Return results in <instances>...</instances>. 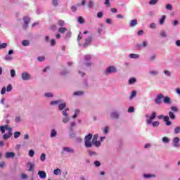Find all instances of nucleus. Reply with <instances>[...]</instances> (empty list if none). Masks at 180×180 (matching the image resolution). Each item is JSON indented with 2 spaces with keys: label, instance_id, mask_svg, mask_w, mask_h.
Listing matches in <instances>:
<instances>
[{
  "label": "nucleus",
  "instance_id": "52",
  "mask_svg": "<svg viewBox=\"0 0 180 180\" xmlns=\"http://www.w3.org/2000/svg\"><path fill=\"white\" fill-rule=\"evenodd\" d=\"M128 112H129V113H131V112H134V107H129L128 108Z\"/></svg>",
  "mask_w": 180,
  "mask_h": 180
},
{
  "label": "nucleus",
  "instance_id": "38",
  "mask_svg": "<svg viewBox=\"0 0 180 180\" xmlns=\"http://www.w3.org/2000/svg\"><path fill=\"white\" fill-rule=\"evenodd\" d=\"M178 133H180V127H176L174 129V134H178Z\"/></svg>",
  "mask_w": 180,
  "mask_h": 180
},
{
  "label": "nucleus",
  "instance_id": "37",
  "mask_svg": "<svg viewBox=\"0 0 180 180\" xmlns=\"http://www.w3.org/2000/svg\"><path fill=\"white\" fill-rule=\"evenodd\" d=\"M162 141H163V143H169V139L167 137V136H164L163 138H162Z\"/></svg>",
  "mask_w": 180,
  "mask_h": 180
},
{
  "label": "nucleus",
  "instance_id": "39",
  "mask_svg": "<svg viewBox=\"0 0 180 180\" xmlns=\"http://www.w3.org/2000/svg\"><path fill=\"white\" fill-rule=\"evenodd\" d=\"M12 58H13L12 56H11L9 55L6 56V57H5V60L6 61H11V60H12Z\"/></svg>",
  "mask_w": 180,
  "mask_h": 180
},
{
  "label": "nucleus",
  "instance_id": "61",
  "mask_svg": "<svg viewBox=\"0 0 180 180\" xmlns=\"http://www.w3.org/2000/svg\"><path fill=\"white\" fill-rule=\"evenodd\" d=\"M154 60H155V55L150 56L149 58V61H154Z\"/></svg>",
  "mask_w": 180,
  "mask_h": 180
},
{
  "label": "nucleus",
  "instance_id": "9",
  "mask_svg": "<svg viewBox=\"0 0 180 180\" xmlns=\"http://www.w3.org/2000/svg\"><path fill=\"white\" fill-rule=\"evenodd\" d=\"M91 43H92V37H90L85 39V42L84 44H83V47H88L89 44H91Z\"/></svg>",
  "mask_w": 180,
  "mask_h": 180
},
{
  "label": "nucleus",
  "instance_id": "28",
  "mask_svg": "<svg viewBox=\"0 0 180 180\" xmlns=\"http://www.w3.org/2000/svg\"><path fill=\"white\" fill-rule=\"evenodd\" d=\"M66 31H67V28L65 27H60L58 30L59 33H65Z\"/></svg>",
  "mask_w": 180,
  "mask_h": 180
},
{
  "label": "nucleus",
  "instance_id": "35",
  "mask_svg": "<svg viewBox=\"0 0 180 180\" xmlns=\"http://www.w3.org/2000/svg\"><path fill=\"white\" fill-rule=\"evenodd\" d=\"M134 82H136V78H134V77H131V78L129 80V84H134Z\"/></svg>",
  "mask_w": 180,
  "mask_h": 180
},
{
  "label": "nucleus",
  "instance_id": "22",
  "mask_svg": "<svg viewBox=\"0 0 180 180\" xmlns=\"http://www.w3.org/2000/svg\"><path fill=\"white\" fill-rule=\"evenodd\" d=\"M22 46L26 47V46H29V44H30V42L28 40H23L22 41Z\"/></svg>",
  "mask_w": 180,
  "mask_h": 180
},
{
  "label": "nucleus",
  "instance_id": "55",
  "mask_svg": "<svg viewBox=\"0 0 180 180\" xmlns=\"http://www.w3.org/2000/svg\"><path fill=\"white\" fill-rule=\"evenodd\" d=\"M53 6H57L58 5V0H53Z\"/></svg>",
  "mask_w": 180,
  "mask_h": 180
},
{
  "label": "nucleus",
  "instance_id": "25",
  "mask_svg": "<svg viewBox=\"0 0 180 180\" xmlns=\"http://www.w3.org/2000/svg\"><path fill=\"white\" fill-rule=\"evenodd\" d=\"M153 127H158L160 126V122L158 121H155L152 123Z\"/></svg>",
  "mask_w": 180,
  "mask_h": 180
},
{
  "label": "nucleus",
  "instance_id": "50",
  "mask_svg": "<svg viewBox=\"0 0 180 180\" xmlns=\"http://www.w3.org/2000/svg\"><path fill=\"white\" fill-rule=\"evenodd\" d=\"M6 92V88L4 86L1 89V95H5V93Z\"/></svg>",
  "mask_w": 180,
  "mask_h": 180
},
{
  "label": "nucleus",
  "instance_id": "40",
  "mask_svg": "<svg viewBox=\"0 0 180 180\" xmlns=\"http://www.w3.org/2000/svg\"><path fill=\"white\" fill-rule=\"evenodd\" d=\"M67 110H70V109L67 108L62 112L63 116H65V117H67V116H68V114L67 113Z\"/></svg>",
  "mask_w": 180,
  "mask_h": 180
},
{
  "label": "nucleus",
  "instance_id": "54",
  "mask_svg": "<svg viewBox=\"0 0 180 180\" xmlns=\"http://www.w3.org/2000/svg\"><path fill=\"white\" fill-rule=\"evenodd\" d=\"M89 8H94V1L92 0L89 3Z\"/></svg>",
  "mask_w": 180,
  "mask_h": 180
},
{
  "label": "nucleus",
  "instance_id": "16",
  "mask_svg": "<svg viewBox=\"0 0 180 180\" xmlns=\"http://www.w3.org/2000/svg\"><path fill=\"white\" fill-rule=\"evenodd\" d=\"M173 143L174 144V147H178V143H179V138L175 137L173 140Z\"/></svg>",
  "mask_w": 180,
  "mask_h": 180
},
{
  "label": "nucleus",
  "instance_id": "46",
  "mask_svg": "<svg viewBox=\"0 0 180 180\" xmlns=\"http://www.w3.org/2000/svg\"><path fill=\"white\" fill-rule=\"evenodd\" d=\"M58 25H59V26H64V25H65V22H64V20H59Z\"/></svg>",
  "mask_w": 180,
  "mask_h": 180
},
{
  "label": "nucleus",
  "instance_id": "14",
  "mask_svg": "<svg viewBox=\"0 0 180 180\" xmlns=\"http://www.w3.org/2000/svg\"><path fill=\"white\" fill-rule=\"evenodd\" d=\"M129 25H130L131 27H134V26H136V25H137V20H136V19L131 20L130 21Z\"/></svg>",
  "mask_w": 180,
  "mask_h": 180
},
{
  "label": "nucleus",
  "instance_id": "2",
  "mask_svg": "<svg viewBox=\"0 0 180 180\" xmlns=\"http://www.w3.org/2000/svg\"><path fill=\"white\" fill-rule=\"evenodd\" d=\"M158 119L159 120L164 119V122H166L165 123L166 126H171L172 124V122L169 121V117L168 116H164L163 115H160L158 116Z\"/></svg>",
  "mask_w": 180,
  "mask_h": 180
},
{
  "label": "nucleus",
  "instance_id": "23",
  "mask_svg": "<svg viewBox=\"0 0 180 180\" xmlns=\"http://www.w3.org/2000/svg\"><path fill=\"white\" fill-rule=\"evenodd\" d=\"M77 20L79 23H81L82 25L85 23V20H84V18H82V16H79Z\"/></svg>",
  "mask_w": 180,
  "mask_h": 180
},
{
  "label": "nucleus",
  "instance_id": "44",
  "mask_svg": "<svg viewBox=\"0 0 180 180\" xmlns=\"http://www.w3.org/2000/svg\"><path fill=\"white\" fill-rule=\"evenodd\" d=\"M28 165H30V169H28V171H30V172L33 171V168L34 165H33V164L32 163H28Z\"/></svg>",
  "mask_w": 180,
  "mask_h": 180
},
{
  "label": "nucleus",
  "instance_id": "5",
  "mask_svg": "<svg viewBox=\"0 0 180 180\" xmlns=\"http://www.w3.org/2000/svg\"><path fill=\"white\" fill-rule=\"evenodd\" d=\"M21 78L22 81H29V79L31 78V76L27 72H24L22 73Z\"/></svg>",
  "mask_w": 180,
  "mask_h": 180
},
{
  "label": "nucleus",
  "instance_id": "41",
  "mask_svg": "<svg viewBox=\"0 0 180 180\" xmlns=\"http://www.w3.org/2000/svg\"><path fill=\"white\" fill-rule=\"evenodd\" d=\"M161 37H167V32L165 31H162L160 32Z\"/></svg>",
  "mask_w": 180,
  "mask_h": 180
},
{
  "label": "nucleus",
  "instance_id": "31",
  "mask_svg": "<svg viewBox=\"0 0 180 180\" xmlns=\"http://www.w3.org/2000/svg\"><path fill=\"white\" fill-rule=\"evenodd\" d=\"M62 101L61 100H59V101H53L52 102H51V105H57L58 103H61Z\"/></svg>",
  "mask_w": 180,
  "mask_h": 180
},
{
  "label": "nucleus",
  "instance_id": "60",
  "mask_svg": "<svg viewBox=\"0 0 180 180\" xmlns=\"http://www.w3.org/2000/svg\"><path fill=\"white\" fill-rule=\"evenodd\" d=\"M150 29H155V27H156L155 23H151L150 25Z\"/></svg>",
  "mask_w": 180,
  "mask_h": 180
},
{
  "label": "nucleus",
  "instance_id": "26",
  "mask_svg": "<svg viewBox=\"0 0 180 180\" xmlns=\"http://www.w3.org/2000/svg\"><path fill=\"white\" fill-rule=\"evenodd\" d=\"M7 46L8 44L6 43L0 44V50H2V49H6Z\"/></svg>",
  "mask_w": 180,
  "mask_h": 180
},
{
  "label": "nucleus",
  "instance_id": "42",
  "mask_svg": "<svg viewBox=\"0 0 180 180\" xmlns=\"http://www.w3.org/2000/svg\"><path fill=\"white\" fill-rule=\"evenodd\" d=\"M20 136V132L19 131H16L14 133V138L15 139H18V137H19Z\"/></svg>",
  "mask_w": 180,
  "mask_h": 180
},
{
  "label": "nucleus",
  "instance_id": "32",
  "mask_svg": "<svg viewBox=\"0 0 180 180\" xmlns=\"http://www.w3.org/2000/svg\"><path fill=\"white\" fill-rule=\"evenodd\" d=\"M74 95L81 96L82 95H84V91H75Z\"/></svg>",
  "mask_w": 180,
  "mask_h": 180
},
{
  "label": "nucleus",
  "instance_id": "1",
  "mask_svg": "<svg viewBox=\"0 0 180 180\" xmlns=\"http://www.w3.org/2000/svg\"><path fill=\"white\" fill-rule=\"evenodd\" d=\"M92 137H93L92 134H89L85 136L84 146L85 147H86V148H89L92 147V141H91V140H92Z\"/></svg>",
  "mask_w": 180,
  "mask_h": 180
},
{
  "label": "nucleus",
  "instance_id": "45",
  "mask_svg": "<svg viewBox=\"0 0 180 180\" xmlns=\"http://www.w3.org/2000/svg\"><path fill=\"white\" fill-rule=\"evenodd\" d=\"M166 9H167V11H172V5L171 4H167L166 6Z\"/></svg>",
  "mask_w": 180,
  "mask_h": 180
},
{
  "label": "nucleus",
  "instance_id": "4",
  "mask_svg": "<svg viewBox=\"0 0 180 180\" xmlns=\"http://www.w3.org/2000/svg\"><path fill=\"white\" fill-rule=\"evenodd\" d=\"M155 117H157V112H152V114L150 116V118L146 120L147 124H151V123H153V120H154Z\"/></svg>",
  "mask_w": 180,
  "mask_h": 180
},
{
  "label": "nucleus",
  "instance_id": "57",
  "mask_svg": "<svg viewBox=\"0 0 180 180\" xmlns=\"http://www.w3.org/2000/svg\"><path fill=\"white\" fill-rule=\"evenodd\" d=\"M108 131H109V127H105L103 131L104 134H108Z\"/></svg>",
  "mask_w": 180,
  "mask_h": 180
},
{
  "label": "nucleus",
  "instance_id": "17",
  "mask_svg": "<svg viewBox=\"0 0 180 180\" xmlns=\"http://www.w3.org/2000/svg\"><path fill=\"white\" fill-rule=\"evenodd\" d=\"M111 117L112 119H119V114L116 112H112L111 113Z\"/></svg>",
  "mask_w": 180,
  "mask_h": 180
},
{
  "label": "nucleus",
  "instance_id": "20",
  "mask_svg": "<svg viewBox=\"0 0 180 180\" xmlns=\"http://www.w3.org/2000/svg\"><path fill=\"white\" fill-rule=\"evenodd\" d=\"M169 116L170 119H172V120H175L176 119L175 114H174V112H172V111L169 112Z\"/></svg>",
  "mask_w": 180,
  "mask_h": 180
},
{
  "label": "nucleus",
  "instance_id": "29",
  "mask_svg": "<svg viewBox=\"0 0 180 180\" xmlns=\"http://www.w3.org/2000/svg\"><path fill=\"white\" fill-rule=\"evenodd\" d=\"M129 57L131 58H139V56L138 54H136V53H131L129 55Z\"/></svg>",
  "mask_w": 180,
  "mask_h": 180
},
{
  "label": "nucleus",
  "instance_id": "13",
  "mask_svg": "<svg viewBox=\"0 0 180 180\" xmlns=\"http://www.w3.org/2000/svg\"><path fill=\"white\" fill-rule=\"evenodd\" d=\"M66 106H67V103H60L58 105V109H59V110H64V109L66 108Z\"/></svg>",
  "mask_w": 180,
  "mask_h": 180
},
{
  "label": "nucleus",
  "instance_id": "10",
  "mask_svg": "<svg viewBox=\"0 0 180 180\" xmlns=\"http://www.w3.org/2000/svg\"><path fill=\"white\" fill-rule=\"evenodd\" d=\"M38 175L41 179H45L46 176H47V174L45 173L44 171H39Z\"/></svg>",
  "mask_w": 180,
  "mask_h": 180
},
{
  "label": "nucleus",
  "instance_id": "8",
  "mask_svg": "<svg viewBox=\"0 0 180 180\" xmlns=\"http://www.w3.org/2000/svg\"><path fill=\"white\" fill-rule=\"evenodd\" d=\"M23 20L25 23L23 28L27 29V27H29V23L30 22V19L29 18V17H25L23 18Z\"/></svg>",
  "mask_w": 180,
  "mask_h": 180
},
{
  "label": "nucleus",
  "instance_id": "62",
  "mask_svg": "<svg viewBox=\"0 0 180 180\" xmlns=\"http://www.w3.org/2000/svg\"><path fill=\"white\" fill-rule=\"evenodd\" d=\"M44 56L38 57V61H44Z\"/></svg>",
  "mask_w": 180,
  "mask_h": 180
},
{
  "label": "nucleus",
  "instance_id": "59",
  "mask_svg": "<svg viewBox=\"0 0 180 180\" xmlns=\"http://www.w3.org/2000/svg\"><path fill=\"white\" fill-rule=\"evenodd\" d=\"M152 176H153L150 174H144V178H152Z\"/></svg>",
  "mask_w": 180,
  "mask_h": 180
},
{
  "label": "nucleus",
  "instance_id": "36",
  "mask_svg": "<svg viewBox=\"0 0 180 180\" xmlns=\"http://www.w3.org/2000/svg\"><path fill=\"white\" fill-rule=\"evenodd\" d=\"M5 129L8 131V133H12V128L9 127V125H5Z\"/></svg>",
  "mask_w": 180,
  "mask_h": 180
},
{
  "label": "nucleus",
  "instance_id": "43",
  "mask_svg": "<svg viewBox=\"0 0 180 180\" xmlns=\"http://www.w3.org/2000/svg\"><path fill=\"white\" fill-rule=\"evenodd\" d=\"M6 91H7V92H11V91H12V85L8 84L7 86Z\"/></svg>",
  "mask_w": 180,
  "mask_h": 180
},
{
  "label": "nucleus",
  "instance_id": "63",
  "mask_svg": "<svg viewBox=\"0 0 180 180\" xmlns=\"http://www.w3.org/2000/svg\"><path fill=\"white\" fill-rule=\"evenodd\" d=\"M85 60L86 61H89V60H91V55H87L85 56Z\"/></svg>",
  "mask_w": 180,
  "mask_h": 180
},
{
  "label": "nucleus",
  "instance_id": "47",
  "mask_svg": "<svg viewBox=\"0 0 180 180\" xmlns=\"http://www.w3.org/2000/svg\"><path fill=\"white\" fill-rule=\"evenodd\" d=\"M45 96L46 98H53V94H51V93H46L45 94Z\"/></svg>",
  "mask_w": 180,
  "mask_h": 180
},
{
  "label": "nucleus",
  "instance_id": "24",
  "mask_svg": "<svg viewBox=\"0 0 180 180\" xmlns=\"http://www.w3.org/2000/svg\"><path fill=\"white\" fill-rule=\"evenodd\" d=\"M40 160L41 161H42V162H44V161H46V153H41Z\"/></svg>",
  "mask_w": 180,
  "mask_h": 180
},
{
  "label": "nucleus",
  "instance_id": "33",
  "mask_svg": "<svg viewBox=\"0 0 180 180\" xmlns=\"http://www.w3.org/2000/svg\"><path fill=\"white\" fill-rule=\"evenodd\" d=\"M15 75H16V72L13 69H12L11 70V78H14Z\"/></svg>",
  "mask_w": 180,
  "mask_h": 180
},
{
  "label": "nucleus",
  "instance_id": "48",
  "mask_svg": "<svg viewBox=\"0 0 180 180\" xmlns=\"http://www.w3.org/2000/svg\"><path fill=\"white\" fill-rule=\"evenodd\" d=\"M102 16H103V13L102 11H100L97 13V17L101 19V18H102Z\"/></svg>",
  "mask_w": 180,
  "mask_h": 180
},
{
  "label": "nucleus",
  "instance_id": "21",
  "mask_svg": "<svg viewBox=\"0 0 180 180\" xmlns=\"http://www.w3.org/2000/svg\"><path fill=\"white\" fill-rule=\"evenodd\" d=\"M54 175H61V170L60 169H56L53 171Z\"/></svg>",
  "mask_w": 180,
  "mask_h": 180
},
{
  "label": "nucleus",
  "instance_id": "12",
  "mask_svg": "<svg viewBox=\"0 0 180 180\" xmlns=\"http://www.w3.org/2000/svg\"><path fill=\"white\" fill-rule=\"evenodd\" d=\"M163 98H164V99H163L164 103H166L167 105H169V103H171V98H169L168 96H165Z\"/></svg>",
  "mask_w": 180,
  "mask_h": 180
},
{
  "label": "nucleus",
  "instance_id": "56",
  "mask_svg": "<svg viewBox=\"0 0 180 180\" xmlns=\"http://www.w3.org/2000/svg\"><path fill=\"white\" fill-rule=\"evenodd\" d=\"M0 130H1V133H5V130H6L5 126H1Z\"/></svg>",
  "mask_w": 180,
  "mask_h": 180
},
{
  "label": "nucleus",
  "instance_id": "49",
  "mask_svg": "<svg viewBox=\"0 0 180 180\" xmlns=\"http://www.w3.org/2000/svg\"><path fill=\"white\" fill-rule=\"evenodd\" d=\"M29 155H30V157H33L34 155V150H30L29 151Z\"/></svg>",
  "mask_w": 180,
  "mask_h": 180
},
{
  "label": "nucleus",
  "instance_id": "18",
  "mask_svg": "<svg viewBox=\"0 0 180 180\" xmlns=\"http://www.w3.org/2000/svg\"><path fill=\"white\" fill-rule=\"evenodd\" d=\"M13 134L12 133H8V134H5L3 136V139L4 140H8V139H9V137H12Z\"/></svg>",
  "mask_w": 180,
  "mask_h": 180
},
{
  "label": "nucleus",
  "instance_id": "7",
  "mask_svg": "<svg viewBox=\"0 0 180 180\" xmlns=\"http://www.w3.org/2000/svg\"><path fill=\"white\" fill-rule=\"evenodd\" d=\"M164 98V95L162 94H158L156 97V98L155 99V102L156 103V105H160V103H161V99H162Z\"/></svg>",
  "mask_w": 180,
  "mask_h": 180
},
{
  "label": "nucleus",
  "instance_id": "64",
  "mask_svg": "<svg viewBox=\"0 0 180 180\" xmlns=\"http://www.w3.org/2000/svg\"><path fill=\"white\" fill-rule=\"evenodd\" d=\"M15 122L19 123V122H20V117H15Z\"/></svg>",
  "mask_w": 180,
  "mask_h": 180
},
{
  "label": "nucleus",
  "instance_id": "15",
  "mask_svg": "<svg viewBox=\"0 0 180 180\" xmlns=\"http://www.w3.org/2000/svg\"><path fill=\"white\" fill-rule=\"evenodd\" d=\"M63 151H66V153H74V149L68 147L63 148Z\"/></svg>",
  "mask_w": 180,
  "mask_h": 180
},
{
  "label": "nucleus",
  "instance_id": "53",
  "mask_svg": "<svg viewBox=\"0 0 180 180\" xmlns=\"http://www.w3.org/2000/svg\"><path fill=\"white\" fill-rule=\"evenodd\" d=\"M94 165H95L96 167H101V162H100V161H98V160L95 161V162H94Z\"/></svg>",
  "mask_w": 180,
  "mask_h": 180
},
{
  "label": "nucleus",
  "instance_id": "27",
  "mask_svg": "<svg viewBox=\"0 0 180 180\" xmlns=\"http://www.w3.org/2000/svg\"><path fill=\"white\" fill-rule=\"evenodd\" d=\"M57 136V131L56 129H52L51 133V137H56Z\"/></svg>",
  "mask_w": 180,
  "mask_h": 180
},
{
  "label": "nucleus",
  "instance_id": "30",
  "mask_svg": "<svg viewBox=\"0 0 180 180\" xmlns=\"http://www.w3.org/2000/svg\"><path fill=\"white\" fill-rule=\"evenodd\" d=\"M156 4H158V0H150L149 1V5H155Z\"/></svg>",
  "mask_w": 180,
  "mask_h": 180
},
{
  "label": "nucleus",
  "instance_id": "11",
  "mask_svg": "<svg viewBox=\"0 0 180 180\" xmlns=\"http://www.w3.org/2000/svg\"><path fill=\"white\" fill-rule=\"evenodd\" d=\"M15 155V153L13 152H7L6 153L5 157L6 158H13Z\"/></svg>",
  "mask_w": 180,
  "mask_h": 180
},
{
  "label": "nucleus",
  "instance_id": "19",
  "mask_svg": "<svg viewBox=\"0 0 180 180\" xmlns=\"http://www.w3.org/2000/svg\"><path fill=\"white\" fill-rule=\"evenodd\" d=\"M167 16L165 15H163L162 18L160 19V25H164V22H165Z\"/></svg>",
  "mask_w": 180,
  "mask_h": 180
},
{
  "label": "nucleus",
  "instance_id": "6",
  "mask_svg": "<svg viewBox=\"0 0 180 180\" xmlns=\"http://www.w3.org/2000/svg\"><path fill=\"white\" fill-rule=\"evenodd\" d=\"M117 70L115 66H110L107 68L105 70V74H113V72H116Z\"/></svg>",
  "mask_w": 180,
  "mask_h": 180
},
{
  "label": "nucleus",
  "instance_id": "58",
  "mask_svg": "<svg viewBox=\"0 0 180 180\" xmlns=\"http://www.w3.org/2000/svg\"><path fill=\"white\" fill-rule=\"evenodd\" d=\"M56 39H51V46H56Z\"/></svg>",
  "mask_w": 180,
  "mask_h": 180
},
{
  "label": "nucleus",
  "instance_id": "51",
  "mask_svg": "<svg viewBox=\"0 0 180 180\" xmlns=\"http://www.w3.org/2000/svg\"><path fill=\"white\" fill-rule=\"evenodd\" d=\"M171 110H172V112H178V108H176V106H172Z\"/></svg>",
  "mask_w": 180,
  "mask_h": 180
},
{
  "label": "nucleus",
  "instance_id": "3",
  "mask_svg": "<svg viewBox=\"0 0 180 180\" xmlns=\"http://www.w3.org/2000/svg\"><path fill=\"white\" fill-rule=\"evenodd\" d=\"M98 137L99 135L98 134H94L92 139V145L95 146V147H99L101 146V142L98 141Z\"/></svg>",
  "mask_w": 180,
  "mask_h": 180
},
{
  "label": "nucleus",
  "instance_id": "34",
  "mask_svg": "<svg viewBox=\"0 0 180 180\" xmlns=\"http://www.w3.org/2000/svg\"><path fill=\"white\" fill-rule=\"evenodd\" d=\"M136 95H137V92L136 91H133L130 96V99H133V98H134Z\"/></svg>",
  "mask_w": 180,
  "mask_h": 180
}]
</instances>
